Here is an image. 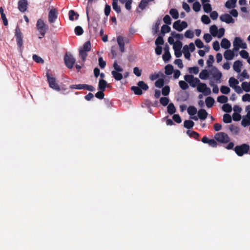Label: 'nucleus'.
I'll list each match as a JSON object with an SVG mask.
<instances>
[{
	"label": "nucleus",
	"instance_id": "1",
	"mask_svg": "<svg viewBox=\"0 0 250 250\" xmlns=\"http://www.w3.org/2000/svg\"><path fill=\"white\" fill-rule=\"evenodd\" d=\"M90 7L88 6H86V14L87 17V20L88 23V27H92L93 28V31L95 33L97 32L98 31V22L100 19V14L96 11H94L92 9V12L91 14V21L92 23L90 22V18L89 16V9Z\"/></svg>",
	"mask_w": 250,
	"mask_h": 250
},
{
	"label": "nucleus",
	"instance_id": "2",
	"mask_svg": "<svg viewBox=\"0 0 250 250\" xmlns=\"http://www.w3.org/2000/svg\"><path fill=\"white\" fill-rule=\"evenodd\" d=\"M233 150L238 156L241 157L245 154H249L250 147L249 145L244 143L236 146Z\"/></svg>",
	"mask_w": 250,
	"mask_h": 250
},
{
	"label": "nucleus",
	"instance_id": "3",
	"mask_svg": "<svg viewBox=\"0 0 250 250\" xmlns=\"http://www.w3.org/2000/svg\"><path fill=\"white\" fill-rule=\"evenodd\" d=\"M36 26L38 30L40 32V33L42 36V37H39V38L42 39L45 36L46 31L49 29V27L48 25L46 24L41 19L38 20Z\"/></svg>",
	"mask_w": 250,
	"mask_h": 250
},
{
	"label": "nucleus",
	"instance_id": "4",
	"mask_svg": "<svg viewBox=\"0 0 250 250\" xmlns=\"http://www.w3.org/2000/svg\"><path fill=\"white\" fill-rule=\"evenodd\" d=\"M64 62L66 66L71 69L76 62V59L73 57L72 54L69 52H66L64 56Z\"/></svg>",
	"mask_w": 250,
	"mask_h": 250
},
{
	"label": "nucleus",
	"instance_id": "5",
	"mask_svg": "<svg viewBox=\"0 0 250 250\" xmlns=\"http://www.w3.org/2000/svg\"><path fill=\"white\" fill-rule=\"evenodd\" d=\"M15 37L18 46L21 48L23 46V34L18 25H17L15 29Z\"/></svg>",
	"mask_w": 250,
	"mask_h": 250
},
{
	"label": "nucleus",
	"instance_id": "6",
	"mask_svg": "<svg viewBox=\"0 0 250 250\" xmlns=\"http://www.w3.org/2000/svg\"><path fill=\"white\" fill-rule=\"evenodd\" d=\"M215 140L219 143H227L229 142L230 138L229 136L225 133L220 132L217 133L214 137Z\"/></svg>",
	"mask_w": 250,
	"mask_h": 250
},
{
	"label": "nucleus",
	"instance_id": "7",
	"mask_svg": "<svg viewBox=\"0 0 250 250\" xmlns=\"http://www.w3.org/2000/svg\"><path fill=\"white\" fill-rule=\"evenodd\" d=\"M188 26V23L186 21L177 20L173 23V28L178 32H182Z\"/></svg>",
	"mask_w": 250,
	"mask_h": 250
},
{
	"label": "nucleus",
	"instance_id": "8",
	"mask_svg": "<svg viewBox=\"0 0 250 250\" xmlns=\"http://www.w3.org/2000/svg\"><path fill=\"white\" fill-rule=\"evenodd\" d=\"M46 76L47 77V81L49 83V86L57 91H60V88L59 85L56 83V79L54 77H51L48 71L46 73Z\"/></svg>",
	"mask_w": 250,
	"mask_h": 250
},
{
	"label": "nucleus",
	"instance_id": "9",
	"mask_svg": "<svg viewBox=\"0 0 250 250\" xmlns=\"http://www.w3.org/2000/svg\"><path fill=\"white\" fill-rule=\"evenodd\" d=\"M58 12L56 9L52 8L48 12V21L50 23L55 22L58 18Z\"/></svg>",
	"mask_w": 250,
	"mask_h": 250
},
{
	"label": "nucleus",
	"instance_id": "10",
	"mask_svg": "<svg viewBox=\"0 0 250 250\" xmlns=\"http://www.w3.org/2000/svg\"><path fill=\"white\" fill-rule=\"evenodd\" d=\"M212 71L211 75H212L213 78L217 82L219 83L221 82L220 80L222 77V73L218 70V68L215 66H212V68L210 70Z\"/></svg>",
	"mask_w": 250,
	"mask_h": 250
},
{
	"label": "nucleus",
	"instance_id": "11",
	"mask_svg": "<svg viewBox=\"0 0 250 250\" xmlns=\"http://www.w3.org/2000/svg\"><path fill=\"white\" fill-rule=\"evenodd\" d=\"M220 20L222 22H225L227 24L234 23V19L229 14H224L220 16Z\"/></svg>",
	"mask_w": 250,
	"mask_h": 250
},
{
	"label": "nucleus",
	"instance_id": "12",
	"mask_svg": "<svg viewBox=\"0 0 250 250\" xmlns=\"http://www.w3.org/2000/svg\"><path fill=\"white\" fill-rule=\"evenodd\" d=\"M28 2L27 0H19L18 2V8L19 10L22 12H25L28 7Z\"/></svg>",
	"mask_w": 250,
	"mask_h": 250
},
{
	"label": "nucleus",
	"instance_id": "13",
	"mask_svg": "<svg viewBox=\"0 0 250 250\" xmlns=\"http://www.w3.org/2000/svg\"><path fill=\"white\" fill-rule=\"evenodd\" d=\"M212 73V71L210 70H207L206 69H203L199 74V78L202 80H207L209 76Z\"/></svg>",
	"mask_w": 250,
	"mask_h": 250
},
{
	"label": "nucleus",
	"instance_id": "14",
	"mask_svg": "<svg viewBox=\"0 0 250 250\" xmlns=\"http://www.w3.org/2000/svg\"><path fill=\"white\" fill-rule=\"evenodd\" d=\"M235 55V53L230 49L226 50L224 53L225 59L228 61L232 60Z\"/></svg>",
	"mask_w": 250,
	"mask_h": 250
},
{
	"label": "nucleus",
	"instance_id": "15",
	"mask_svg": "<svg viewBox=\"0 0 250 250\" xmlns=\"http://www.w3.org/2000/svg\"><path fill=\"white\" fill-rule=\"evenodd\" d=\"M208 113L204 108L200 109L198 111V116L201 121H204L207 118Z\"/></svg>",
	"mask_w": 250,
	"mask_h": 250
},
{
	"label": "nucleus",
	"instance_id": "16",
	"mask_svg": "<svg viewBox=\"0 0 250 250\" xmlns=\"http://www.w3.org/2000/svg\"><path fill=\"white\" fill-rule=\"evenodd\" d=\"M242 65V61L240 60H237L234 62L233 65V70L237 73H240L241 71V68Z\"/></svg>",
	"mask_w": 250,
	"mask_h": 250
},
{
	"label": "nucleus",
	"instance_id": "17",
	"mask_svg": "<svg viewBox=\"0 0 250 250\" xmlns=\"http://www.w3.org/2000/svg\"><path fill=\"white\" fill-rule=\"evenodd\" d=\"M107 86V82L104 79H100L98 83V89L104 92Z\"/></svg>",
	"mask_w": 250,
	"mask_h": 250
},
{
	"label": "nucleus",
	"instance_id": "18",
	"mask_svg": "<svg viewBox=\"0 0 250 250\" xmlns=\"http://www.w3.org/2000/svg\"><path fill=\"white\" fill-rule=\"evenodd\" d=\"M221 46L222 48L225 49H229L231 46L230 41L226 38H223L221 42Z\"/></svg>",
	"mask_w": 250,
	"mask_h": 250
},
{
	"label": "nucleus",
	"instance_id": "19",
	"mask_svg": "<svg viewBox=\"0 0 250 250\" xmlns=\"http://www.w3.org/2000/svg\"><path fill=\"white\" fill-rule=\"evenodd\" d=\"M69 19L70 21H73L74 20H77L79 18V14L73 10H70L68 13Z\"/></svg>",
	"mask_w": 250,
	"mask_h": 250
},
{
	"label": "nucleus",
	"instance_id": "20",
	"mask_svg": "<svg viewBox=\"0 0 250 250\" xmlns=\"http://www.w3.org/2000/svg\"><path fill=\"white\" fill-rule=\"evenodd\" d=\"M215 103L214 99L210 96H208L206 98L205 103L208 108H210L212 107Z\"/></svg>",
	"mask_w": 250,
	"mask_h": 250
},
{
	"label": "nucleus",
	"instance_id": "21",
	"mask_svg": "<svg viewBox=\"0 0 250 250\" xmlns=\"http://www.w3.org/2000/svg\"><path fill=\"white\" fill-rule=\"evenodd\" d=\"M165 73L167 76L171 75L174 70L173 65L170 64L166 65L165 67Z\"/></svg>",
	"mask_w": 250,
	"mask_h": 250
},
{
	"label": "nucleus",
	"instance_id": "22",
	"mask_svg": "<svg viewBox=\"0 0 250 250\" xmlns=\"http://www.w3.org/2000/svg\"><path fill=\"white\" fill-rule=\"evenodd\" d=\"M176 111V107L172 103H169L167 105V112L170 115H173Z\"/></svg>",
	"mask_w": 250,
	"mask_h": 250
},
{
	"label": "nucleus",
	"instance_id": "23",
	"mask_svg": "<svg viewBox=\"0 0 250 250\" xmlns=\"http://www.w3.org/2000/svg\"><path fill=\"white\" fill-rule=\"evenodd\" d=\"M229 86L233 88H234V87L238 85V84H239V81L234 77H231L229 79Z\"/></svg>",
	"mask_w": 250,
	"mask_h": 250
},
{
	"label": "nucleus",
	"instance_id": "24",
	"mask_svg": "<svg viewBox=\"0 0 250 250\" xmlns=\"http://www.w3.org/2000/svg\"><path fill=\"white\" fill-rule=\"evenodd\" d=\"M160 24V20L158 19L155 24L153 25L152 30L153 34L154 35L158 33L159 31V25Z\"/></svg>",
	"mask_w": 250,
	"mask_h": 250
},
{
	"label": "nucleus",
	"instance_id": "25",
	"mask_svg": "<svg viewBox=\"0 0 250 250\" xmlns=\"http://www.w3.org/2000/svg\"><path fill=\"white\" fill-rule=\"evenodd\" d=\"M194 125V123L191 120H186L184 122V127L188 129V130L192 128Z\"/></svg>",
	"mask_w": 250,
	"mask_h": 250
},
{
	"label": "nucleus",
	"instance_id": "26",
	"mask_svg": "<svg viewBox=\"0 0 250 250\" xmlns=\"http://www.w3.org/2000/svg\"><path fill=\"white\" fill-rule=\"evenodd\" d=\"M187 134L190 137L194 138L198 141H199V138L200 137V134L198 132L194 131H190L188 130L187 131Z\"/></svg>",
	"mask_w": 250,
	"mask_h": 250
},
{
	"label": "nucleus",
	"instance_id": "27",
	"mask_svg": "<svg viewBox=\"0 0 250 250\" xmlns=\"http://www.w3.org/2000/svg\"><path fill=\"white\" fill-rule=\"evenodd\" d=\"M241 125L244 127H246L250 125V117L248 116H244L241 121Z\"/></svg>",
	"mask_w": 250,
	"mask_h": 250
},
{
	"label": "nucleus",
	"instance_id": "28",
	"mask_svg": "<svg viewBox=\"0 0 250 250\" xmlns=\"http://www.w3.org/2000/svg\"><path fill=\"white\" fill-rule=\"evenodd\" d=\"M137 85L142 91H146L149 88L148 85L143 81H139Z\"/></svg>",
	"mask_w": 250,
	"mask_h": 250
},
{
	"label": "nucleus",
	"instance_id": "29",
	"mask_svg": "<svg viewBox=\"0 0 250 250\" xmlns=\"http://www.w3.org/2000/svg\"><path fill=\"white\" fill-rule=\"evenodd\" d=\"M119 1L122 4H125V7L127 10H131L132 0H119Z\"/></svg>",
	"mask_w": 250,
	"mask_h": 250
},
{
	"label": "nucleus",
	"instance_id": "30",
	"mask_svg": "<svg viewBox=\"0 0 250 250\" xmlns=\"http://www.w3.org/2000/svg\"><path fill=\"white\" fill-rule=\"evenodd\" d=\"M187 111L190 116H191L195 115L197 113V110L194 106L189 105Z\"/></svg>",
	"mask_w": 250,
	"mask_h": 250
},
{
	"label": "nucleus",
	"instance_id": "31",
	"mask_svg": "<svg viewBox=\"0 0 250 250\" xmlns=\"http://www.w3.org/2000/svg\"><path fill=\"white\" fill-rule=\"evenodd\" d=\"M222 109L224 112L229 113L232 111V106L229 104L226 103L222 105Z\"/></svg>",
	"mask_w": 250,
	"mask_h": 250
},
{
	"label": "nucleus",
	"instance_id": "32",
	"mask_svg": "<svg viewBox=\"0 0 250 250\" xmlns=\"http://www.w3.org/2000/svg\"><path fill=\"white\" fill-rule=\"evenodd\" d=\"M169 14L172 16V17L175 20H177L179 18V12L178 10L175 8H171V9H170Z\"/></svg>",
	"mask_w": 250,
	"mask_h": 250
},
{
	"label": "nucleus",
	"instance_id": "33",
	"mask_svg": "<svg viewBox=\"0 0 250 250\" xmlns=\"http://www.w3.org/2000/svg\"><path fill=\"white\" fill-rule=\"evenodd\" d=\"M131 90L136 95H141L143 94V91L137 85L131 87Z\"/></svg>",
	"mask_w": 250,
	"mask_h": 250
},
{
	"label": "nucleus",
	"instance_id": "34",
	"mask_svg": "<svg viewBox=\"0 0 250 250\" xmlns=\"http://www.w3.org/2000/svg\"><path fill=\"white\" fill-rule=\"evenodd\" d=\"M218 32V27L217 26L213 24L209 27V32L211 34V35L212 36L214 37H216V34Z\"/></svg>",
	"mask_w": 250,
	"mask_h": 250
},
{
	"label": "nucleus",
	"instance_id": "35",
	"mask_svg": "<svg viewBox=\"0 0 250 250\" xmlns=\"http://www.w3.org/2000/svg\"><path fill=\"white\" fill-rule=\"evenodd\" d=\"M228 101V98L225 95L219 96L217 98V102H218L220 104H225L227 103Z\"/></svg>",
	"mask_w": 250,
	"mask_h": 250
},
{
	"label": "nucleus",
	"instance_id": "36",
	"mask_svg": "<svg viewBox=\"0 0 250 250\" xmlns=\"http://www.w3.org/2000/svg\"><path fill=\"white\" fill-rule=\"evenodd\" d=\"M111 74L113 77L116 81H121L123 79V75L120 72H116L115 71H111Z\"/></svg>",
	"mask_w": 250,
	"mask_h": 250
},
{
	"label": "nucleus",
	"instance_id": "37",
	"mask_svg": "<svg viewBox=\"0 0 250 250\" xmlns=\"http://www.w3.org/2000/svg\"><path fill=\"white\" fill-rule=\"evenodd\" d=\"M165 81L163 78H159L155 82V85L158 88H161L164 86Z\"/></svg>",
	"mask_w": 250,
	"mask_h": 250
},
{
	"label": "nucleus",
	"instance_id": "38",
	"mask_svg": "<svg viewBox=\"0 0 250 250\" xmlns=\"http://www.w3.org/2000/svg\"><path fill=\"white\" fill-rule=\"evenodd\" d=\"M200 81L198 78L193 76L192 80L190 81L189 84L191 87L194 88L200 83Z\"/></svg>",
	"mask_w": 250,
	"mask_h": 250
},
{
	"label": "nucleus",
	"instance_id": "39",
	"mask_svg": "<svg viewBox=\"0 0 250 250\" xmlns=\"http://www.w3.org/2000/svg\"><path fill=\"white\" fill-rule=\"evenodd\" d=\"M223 121L226 124H229L232 122V117L229 114L226 113L223 116Z\"/></svg>",
	"mask_w": 250,
	"mask_h": 250
},
{
	"label": "nucleus",
	"instance_id": "40",
	"mask_svg": "<svg viewBox=\"0 0 250 250\" xmlns=\"http://www.w3.org/2000/svg\"><path fill=\"white\" fill-rule=\"evenodd\" d=\"M214 62V58L213 55H209L208 56V59L207 61V67L208 68L211 67V69L212 68V65L213 63Z\"/></svg>",
	"mask_w": 250,
	"mask_h": 250
},
{
	"label": "nucleus",
	"instance_id": "41",
	"mask_svg": "<svg viewBox=\"0 0 250 250\" xmlns=\"http://www.w3.org/2000/svg\"><path fill=\"white\" fill-rule=\"evenodd\" d=\"M241 86L244 91L246 92H250V81L249 82H244L242 83Z\"/></svg>",
	"mask_w": 250,
	"mask_h": 250
},
{
	"label": "nucleus",
	"instance_id": "42",
	"mask_svg": "<svg viewBox=\"0 0 250 250\" xmlns=\"http://www.w3.org/2000/svg\"><path fill=\"white\" fill-rule=\"evenodd\" d=\"M239 76L242 77V78H240L239 77H238L240 82H242L244 80V79H248L250 78V75L247 73L246 69L244 70L241 74H239Z\"/></svg>",
	"mask_w": 250,
	"mask_h": 250
},
{
	"label": "nucleus",
	"instance_id": "43",
	"mask_svg": "<svg viewBox=\"0 0 250 250\" xmlns=\"http://www.w3.org/2000/svg\"><path fill=\"white\" fill-rule=\"evenodd\" d=\"M183 46V43L180 41H176V42L173 45V49L174 50H181Z\"/></svg>",
	"mask_w": 250,
	"mask_h": 250
},
{
	"label": "nucleus",
	"instance_id": "44",
	"mask_svg": "<svg viewBox=\"0 0 250 250\" xmlns=\"http://www.w3.org/2000/svg\"><path fill=\"white\" fill-rule=\"evenodd\" d=\"M202 85L204 87V90L202 91V93L204 96H208L211 94V90L210 88L207 86L206 83H202Z\"/></svg>",
	"mask_w": 250,
	"mask_h": 250
},
{
	"label": "nucleus",
	"instance_id": "45",
	"mask_svg": "<svg viewBox=\"0 0 250 250\" xmlns=\"http://www.w3.org/2000/svg\"><path fill=\"white\" fill-rule=\"evenodd\" d=\"M201 8V5L198 1H195L192 4V9L196 12L200 11Z\"/></svg>",
	"mask_w": 250,
	"mask_h": 250
},
{
	"label": "nucleus",
	"instance_id": "46",
	"mask_svg": "<svg viewBox=\"0 0 250 250\" xmlns=\"http://www.w3.org/2000/svg\"><path fill=\"white\" fill-rule=\"evenodd\" d=\"M169 99L166 97H162L160 99V103L164 106L167 105L169 103Z\"/></svg>",
	"mask_w": 250,
	"mask_h": 250
},
{
	"label": "nucleus",
	"instance_id": "47",
	"mask_svg": "<svg viewBox=\"0 0 250 250\" xmlns=\"http://www.w3.org/2000/svg\"><path fill=\"white\" fill-rule=\"evenodd\" d=\"M162 90V94L164 96H167L169 95L170 92V87L168 85H165L163 86Z\"/></svg>",
	"mask_w": 250,
	"mask_h": 250
},
{
	"label": "nucleus",
	"instance_id": "48",
	"mask_svg": "<svg viewBox=\"0 0 250 250\" xmlns=\"http://www.w3.org/2000/svg\"><path fill=\"white\" fill-rule=\"evenodd\" d=\"M87 51H84L82 49H79V56L82 58L83 63L85 61L86 58L87 56Z\"/></svg>",
	"mask_w": 250,
	"mask_h": 250
},
{
	"label": "nucleus",
	"instance_id": "49",
	"mask_svg": "<svg viewBox=\"0 0 250 250\" xmlns=\"http://www.w3.org/2000/svg\"><path fill=\"white\" fill-rule=\"evenodd\" d=\"M230 91V88L226 85H222L220 87V92L223 94H228Z\"/></svg>",
	"mask_w": 250,
	"mask_h": 250
},
{
	"label": "nucleus",
	"instance_id": "50",
	"mask_svg": "<svg viewBox=\"0 0 250 250\" xmlns=\"http://www.w3.org/2000/svg\"><path fill=\"white\" fill-rule=\"evenodd\" d=\"M180 87L183 90H186L189 87L188 83L185 81L181 80L179 82Z\"/></svg>",
	"mask_w": 250,
	"mask_h": 250
},
{
	"label": "nucleus",
	"instance_id": "51",
	"mask_svg": "<svg viewBox=\"0 0 250 250\" xmlns=\"http://www.w3.org/2000/svg\"><path fill=\"white\" fill-rule=\"evenodd\" d=\"M182 94L180 96V100L183 102L187 101L189 97V93L187 91L181 92Z\"/></svg>",
	"mask_w": 250,
	"mask_h": 250
},
{
	"label": "nucleus",
	"instance_id": "52",
	"mask_svg": "<svg viewBox=\"0 0 250 250\" xmlns=\"http://www.w3.org/2000/svg\"><path fill=\"white\" fill-rule=\"evenodd\" d=\"M32 59L34 62L38 63H43L44 60L40 56L36 54H34L32 56Z\"/></svg>",
	"mask_w": 250,
	"mask_h": 250
},
{
	"label": "nucleus",
	"instance_id": "53",
	"mask_svg": "<svg viewBox=\"0 0 250 250\" xmlns=\"http://www.w3.org/2000/svg\"><path fill=\"white\" fill-rule=\"evenodd\" d=\"M113 66L114 70L112 71H115L116 72H121L123 71V68L118 64L117 61H115L114 62Z\"/></svg>",
	"mask_w": 250,
	"mask_h": 250
},
{
	"label": "nucleus",
	"instance_id": "54",
	"mask_svg": "<svg viewBox=\"0 0 250 250\" xmlns=\"http://www.w3.org/2000/svg\"><path fill=\"white\" fill-rule=\"evenodd\" d=\"M202 22L205 24H208L210 23V19L209 17L206 15H203L201 17Z\"/></svg>",
	"mask_w": 250,
	"mask_h": 250
},
{
	"label": "nucleus",
	"instance_id": "55",
	"mask_svg": "<svg viewBox=\"0 0 250 250\" xmlns=\"http://www.w3.org/2000/svg\"><path fill=\"white\" fill-rule=\"evenodd\" d=\"M188 70L189 73L196 75L198 73L199 69L198 66H193L189 67Z\"/></svg>",
	"mask_w": 250,
	"mask_h": 250
},
{
	"label": "nucleus",
	"instance_id": "56",
	"mask_svg": "<svg viewBox=\"0 0 250 250\" xmlns=\"http://www.w3.org/2000/svg\"><path fill=\"white\" fill-rule=\"evenodd\" d=\"M75 33L77 36H81L83 33V28L81 26H77L74 29Z\"/></svg>",
	"mask_w": 250,
	"mask_h": 250
},
{
	"label": "nucleus",
	"instance_id": "57",
	"mask_svg": "<svg viewBox=\"0 0 250 250\" xmlns=\"http://www.w3.org/2000/svg\"><path fill=\"white\" fill-rule=\"evenodd\" d=\"M171 58L170 53H164L162 56L163 61L165 63H167L169 61Z\"/></svg>",
	"mask_w": 250,
	"mask_h": 250
},
{
	"label": "nucleus",
	"instance_id": "58",
	"mask_svg": "<svg viewBox=\"0 0 250 250\" xmlns=\"http://www.w3.org/2000/svg\"><path fill=\"white\" fill-rule=\"evenodd\" d=\"M81 49L87 52L89 51L91 49V44L90 41H88L85 42L83 44V48H81Z\"/></svg>",
	"mask_w": 250,
	"mask_h": 250
},
{
	"label": "nucleus",
	"instance_id": "59",
	"mask_svg": "<svg viewBox=\"0 0 250 250\" xmlns=\"http://www.w3.org/2000/svg\"><path fill=\"white\" fill-rule=\"evenodd\" d=\"M203 9L205 13H208L212 11L211 5L210 3H206V4H203Z\"/></svg>",
	"mask_w": 250,
	"mask_h": 250
},
{
	"label": "nucleus",
	"instance_id": "60",
	"mask_svg": "<svg viewBox=\"0 0 250 250\" xmlns=\"http://www.w3.org/2000/svg\"><path fill=\"white\" fill-rule=\"evenodd\" d=\"M225 6L227 8L230 9L231 8H234L236 6V4L234 3H233L232 1H230V0H228L225 4Z\"/></svg>",
	"mask_w": 250,
	"mask_h": 250
},
{
	"label": "nucleus",
	"instance_id": "61",
	"mask_svg": "<svg viewBox=\"0 0 250 250\" xmlns=\"http://www.w3.org/2000/svg\"><path fill=\"white\" fill-rule=\"evenodd\" d=\"M225 30L223 27H221L219 29H218V32L217 33L216 37L218 38H221L225 34Z\"/></svg>",
	"mask_w": 250,
	"mask_h": 250
},
{
	"label": "nucleus",
	"instance_id": "62",
	"mask_svg": "<svg viewBox=\"0 0 250 250\" xmlns=\"http://www.w3.org/2000/svg\"><path fill=\"white\" fill-rule=\"evenodd\" d=\"M99 65L101 68L104 69L106 66V62L104 61L102 57H100L98 59Z\"/></svg>",
	"mask_w": 250,
	"mask_h": 250
},
{
	"label": "nucleus",
	"instance_id": "63",
	"mask_svg": "<svg viewBox=\"0 0 250 250\" xmlns=\"http://www.w3.org/2000/svg\"><path fill=\"white\" fill-rule=\"evenodd\" d=\"M184 35L187 38L192 39L194 37V33L191 30H188L185 32Z\"/></svg>",
	"mask_w": 250,
	"mask_h": 250
},
{
	"label": "nucleus",
	"instance_id": "64",
	"mask_svg": "<svg viewBox=\"0 0 250 250\" xmlns=\"http://www.w3.org/2000/svg\"><path fill=\"white\" fill-rule=\"evenodd\" d=\"M163 21L166 25H170L171 24V19L168 15H166L163 18Z\"/></svg>",
	"mask_w": 250,
	"mask_h": 250
}]
</instances>
